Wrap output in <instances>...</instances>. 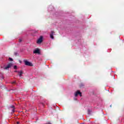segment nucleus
I'll return each mask as SVG.
<instances>
[{
    "mask_svg": "<svg viewBox=\"0 0 124 124\" xmlns=\"http://www.w3.org/2000/svg\"><path fill=\"white\" fill-rule=\"evenodd\" d=\"M43 41V37H42V36H41L37 41V43L38 44H40L41 43H42Z\"/></svg>",
    "mask_w": 124,
    "mask_h": 124,
    "instance_id": "nucleus-1",
    "label": "nucleus"
},
{
    "mask_svg": "<svg viewBox=\"0 0 124 124\" xmlns=\"http://www.w3.org/2000/svg\"><path fill=\"white\" fill-rule=\"evenodd\" d=\"M24 62L25 65H28L29 66H32V63L31 62H29V61L27 60H25Z\"/></svg>",
    "mask_w": 124,
    "mask_h": 124,
    "instance_id": "nucleus-2",
    "label": "nucleus"
},
{
    "mask_svg": "<svg viewBox=\"0 0 124 124\" xmlns=\"http://www.w3.org/2000/svg\"><path fill=\"white\" fill-rule=\"evenodd\" d=\"M12 66V63H9L7 66L5 67H4V69H5L6 70H7V69L10 68Z\"/></svg>",
    "mask_w": 124,
    "mask_h": 124,
    "instance_id": "nucleus-3",
    "label": "nucleus"
},
{
    "mask_svg": "<svg viewBox=\"0 0 124 124\" xmlns=\"http://www.w3.org/2000/svg\"><path fill=\"white\" fill-rule=\"evenodd\" d=\"M33 54H38L39 55L40 54V50L37 48L33 51Z\"/></svg>",
    "mask_w": 124,
    "mask_h": 124,
    "instance_id": "nucleus-4",
    "label": "nucleus"
},
{
    "mask_svg": "<svg viewBox=\"0 0 124 124\" xmlns=\"http://www.w3.org/2000/svg\"><path fill=\"white\" fill-rule=\"evenodd\" d=\"M55 33V31H51V33L50 34V37L51 39H54V34Z\"/></svg>",
    "mask_w": 124,
    "mask_h": 124,
    "instance_id": "nucleus-5",
    "label": "nucleus"
},
{
    "mask_svg": "<svg viewBox=\"0 0 124 124\" xmlns=\"http://www.w3.org/2000/svg\"><path fill=\"white\" fill-rule=\"evenodd\" d=\"M80 91L79 90H78L75 93V96H77L78 94H79Z\"/></svg>",
    "mask_w": 124,
    "mask_h": 124,
    "instance_id": "nucleus-6",
    "label": "nucleus"
},
{
    "mask_svg": "<svg viewBox=\"0 0 124 124\" xmlns=\"http://www.w3.org/2000/svg\"><path fill=\"white\" fill-rule=\"evenodd\" d=\"M18 72L19 73V77H21V76H22V75H23V72L21 71L20 72Z\"/></svg>",
    "mask_w": 124,
    "mask_h": 124,
    "instance_id": "nucleus-7",
    "label": "nucleus"
},
{
    "mask_svg": "<svg viewBox=\"0 0 124 124\" xmlns=\"http://www.w3.org/2000/svg\"><path fill=\"white\" fill-rule=\"evenodd\" d=\"M84 86H85L84 83H80L79 85V88H83V87H84Z\"/></svg>",
    "mask_w": 124,
    "mask_h": 124,
    "instance_id": "nucleus-8",
    "label": "nucleus"
},
{
    "mask_svg": "<svg viewBox=\"0 0 124 124\" xmlns=\"http://www.w3.org/2000/svg\"><path fill=\"white\" fill-rule=\"evenodd\" d=\"M9 60L11 62H13V59L12 58H9Z\"/></svg>",
    "mask_w": 124,
    "mask_h": 124,
    "instance_id": "nucleus-9",
    "label": "nucleus"
},
{
    "mask_svg": "<svg viewBox=\"0 0 124 124\" xmlns=\"http://www.w3.org/2000/svg\"><path fill=\"white\" fill-rule=\"evenodd\" d=\"M11 108H13V112L14 113V106H12V107H11Z\"/></svg>",
    "mask_w": 124,
    "mask_h": 124,
    "instance_id": "nucleus-10",
    "label": "nucleus"
},
{
    "mask_svg": "<svg viewBox=\"0 0 124 124\" xmlns=\"http://www.w3.org/2000/svg\"><path fill=\"white\" fill-rule=\"evenodd\" d=\"M14 69H17V66L15 65L14 67Z\"/></svg>",
    "mask_w": 124,
    "mask_h": 124,
    "instance_id": "nucleus-11",
    "label": "nucleus"
},
{
    "mask_svg": "<svg viewBox=\"0 0 124 124\" xmlns=\"http://www.w3.org/2000/svg\"><path fill=\"white\" fill-rule=\"evenodd\" d=\"M79 96H80V97H82V93L79 92Z\"/></svg>",
    "mask_w": 124,
    "mask_h": 124,
    "instance_id": "nucleus-12",
    "label": "nucleus"
},
{
    "mask_svg": "<svg viewBox=\"0 0 124 124\" xmlns=\"http://www.w3.org/2000/svg\"><path fill=\"white\" fill-rule=\"evenodd\" d=\"M17 52H15L14 53V55H15V56H17Z\"/></svg>",
    "mask_w": 124,
    "mask_h": 124,
    "instance_id": "nucleus-13",
    "label": "nucleus"
},
{
    "mask_svg": "<svg viewBox=\"0 0 124 124\" xmlns=\"http://www.w3.org/2000/svg\"><path fill=\"white\" fill-rule=\"evenodd\" d=\"M19 42H22V39H19Z\"/></svg>",
    "mask_w": 124,
    "mask_h": 124,
    "instance_id": "nucleus-14",
    "label": "nucleus"
},
{
    "mask_svg": "<svg viewBox=\"0 0 124 124\" xmlns=\"http://www.w3.org/2000/svg\"><path fill=\"white\" fill-rule=\"evenodd\" d=\"M12 84H15V81L12 82Z\"/></svg>",
    "mask_w": 124,
    "mask_h": 124,
    "instance_id": "nucleus-15",
    "label": "nucleus"
},
{
    "mask_svg": "<svg viewBox=\"0 0 124 124\" xmlns=\"http://www.w3.org/2000/svg\"><path fill=\"white\" fill-rule=\"evenodd\" d=\"M16 124H20V122H16Z\"/></svg>",
    "mask_w": 124,
    "mask_h": 124,
    "instance_id": "nucleus-16",
    "label": "nucleus"
},
{
    "mask_svg": "<svg viewBox=\"0 0 124 124\" xmlns=\"http://www.w3.org/2000/svg\"><path fill=\"white\" fill-rule=\"evenodd\" d=\"M15 72H18V71H15Z\"/></svg>",
    "mask_w": 124,
    "mask_h": 124,
    "instance_id": "nucleus-17",
    "label": "nucleus"
}]
</instances>
